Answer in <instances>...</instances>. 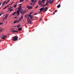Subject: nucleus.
<instances>
[{
    "label": "nucleus",
    "instance_id": "19",
    "mask_svg": "<svg viewBox=\"0 0 74 74\" xmlns=\"http://www.w3.org/2000/svg\"><path fill=\"white\" fill-rule=\"evenodd\" d=\"M16 6H17V5H16V4L14 5V7L16 8Z\"/></svg>",
    "mask_w": 74,
    "mask_h": 74
},
{
    "label": "nucleus",
    "instance_id": "8",
    "mask_svg": "<svg viewBox=\"0 0 74 74\" xmlns=\"http://www.w3.org/2000/svg\"><path fill=\"white\" fill-rule=\"evenodd\" d=\"M8 14H7L5 16V17L4 18V19H5L7 18H8Z\"/></svg>",
    "mask_w": 74,
    "mask_h": 74
},
{
    "label": "nucleus",
    "instance_id": "33",
    "mask_svg": "<svg viewBox=\"0 0 74 74\" xmlns=\"http://www.w3.org/2000/svg\"><path fill=\"white\" fill-rule=\"evenodd\" d=\"M58 12V10H55V12Z\"/></svg>",
    "mask_w": 74,
    "mask_h": 74
},
{
    "label": "nucleus",
    "instance_id": "26",
    "mask_svg": "<svg viewBox=\"0 0 74 74\" xmlns=\"http://www.w3.org/2000/svg\"><path fill=\"white\" fill-rule=\"evenodd\" d=\"M7 8V7L5 6V8H3V10H4V9H5Z\"/></svg>",
    "mask_w": 74,
    "mask_h": 74
},
{
    "label": "nucleus",
    "instance_id": "12",
    "mask_svg": "<svg viewBox=\"0 0 74 74\" xmlns=\"http://www.w3.org/2000/svg\"><path fill=\"white\" fill-rule=\"evenodd\" d=\"M22 28H19L18 29V30L19 31H21V30H22Z\"/></svg>",
    "mask_w": 74,
    "mask_h": 74
},
{
    "label": "nucleus",
    "instance_id": "42",
    "mask_svg": "<svg viewBox=\"0 0 74 74\" xmlns=\"http://www.w3.org/2000/svg\"><path fill=\"white\" fill-rule=\"evenodd\" d=\"M15 32H18V31H15Z\"/></svg>",
    "mask_w": 74,
    "mask_h": 74
},
{
    "label": "nucleus",
    "instance_id": "45",
    "mask_svg": "<svg viewBox=\"0 0 74 74\" xmlns=\"http://www.w3.org/2000/svg\"><path fill=\"white\" fill-rule=\"evenodd\" d=\"M45 5V6H46V5H47L46 4H45L44 5Z\"/></svg>",
    "mask_w": 74,
    "mask_h": 74
},
{
    "label": "nucleus",
    "instance_id": "14",
    "mask_svg": "<svg viewBox=\"0 0 74 74\" xmlns=\"http://www.w3.org/2000/svg\"><path fill=\"white\" fill-rule=\"evenodd\" d=\"M12 32H13V33H15V31L14 30V29H12Z\"/></svg>",
    "mask_w": 74,
    "mask_h": 74
},
{
    "label": "nucleus",
    "instance_id": "29",
    "mask_svg": "<svg viewBox=\"0 0 74 74\" xmlns=\"http://www.w3.org/2000/svg\"><path fill=\"white\" fill-rule=\"evenodd\" d=\"M42 18H41L40 19V20H39L40 22H41V21H42Z\"/></svg>",
    "mask_w": 74,
    "mask_h": 74
},
{
    "label": "nucleus",
    "instance_id": "57",
    "mask_svg": "<svg viewBox=\"0 0 74 74\" xmlns=\"http://www.w3.org/2000/svg\"><path fill=\"white\" fill-rule=\"evenodd\" d=\"M21 5V4H19V5Z\"/></svg>",
    "mask_w": 74,
    "mask_h": 74
},
{
    "label": "nucleus",
    "instance_id": "51",
    "mask_svg": "<svg viewBox=\"0 0 74 74\" xmlns=\"http://www.w3.org/2000/svg\"><path fill=\"white\" fill-rule=\"evenodd\" d=\"M53 1H52V3H53Z\"/></svg>",
    "mask_w": 74,
    "mask_h": 74
},
{
    "label": "nucleus",
    "instance_id": "38",
    "mask_svg": "<svg viewBox=\"0 0 74 74\" xmlns=\"http://www.w3.org/2000/svg\"><path fill=\"white\" fill-rule=\"evenodd\" d=\"M1 24H3V23H0V25H1Z\"/></svg>",
    "mask_w": 74,
    "mask_h": 74
},
{
    "label": "nucleus",
    "instance_id": "58",
    "mask_svg": "<svg viewBox=\"0 0 74 74\" xmlns=\"http://www.w3.org/2000/svg\"><path fill=\"white\" fill-rule=\"evenodd\" d=\"M1 3H0V6L1 5Z\"/></svg>",
    "mask_w": 74,
    "mask_h": 74
},
{
    "label": "nucleus",
    "instance_id": "36",
    "mask_svg": "<svg viewBox=\"0 0 74 74\" xmlns=\"http://www.w3.org/2000/svg\"><path fill=\"white\" fill-rule=\"evenodd\" d=\"M20 19H23V16H21V17L20 18Z\"/></svg>",
    "mask_w": 74,
    "mask_h": 74
},
{
    "label": "nucleus",
    "instance_id": "9",
    "mask_svg": "<svg viewBox=\"0 0 74 74\" xmlns=\"http://www.w3.org/2000/svg\"><path fill=\"white\" fill-rule=\"evenodd\" d=\"M5 37H7V36H5L4 37H2L1 39H3V40H5Z\"/></svg>",
    "mask_w": 74,
    "mask_h": 74
},
{
    "label": "nucleus",
    "instance_id": "59",
    "mask_svg": "<svg viewBox=\"0 0 74 74\" xmlns=\"http://www.w3.org/2000/svg\"><path fill=\"white\" fill-rule=\"evenodd\" d=\"M51 0H49V1L50 2H51Z\"/></svg>",
    "mask_w": 74,
    "mask_h": 74
},
{
    "label": "nucleus",
    "instance_id": "22",
    "mask_svg": "<svg viewBox=\"0 0 74 74\" xmlns=\"http://www.w3.org/2000/svg\"><path fill=\"white\" fill-rule=\"evenodd\" d=\"M1 14V13H0V14ZM3 14H4V13H2L1 14H0V16L1 15H3Z\"/></svg>",
    "mask_w": 74,
    "mask_h": 74
},
{
    "label": "nucleus",
    "instance_id": "50",
    "mask_svg": "<svg viewBox=\"0 0 74 74\" xmlns=\"http://www.w3.org/2000/svg\"><path fill=\"white\" fill-rule=\"evenodd\" d=\"M10 0H9L8 2V3H9V2H10Z\"/></svg>",
    "mask_w": 74,
    "mask_h": 74
},
{
    "label": "nucleus",
    "instance_id": "7",
    "mask_svg": "<svg viewBox=\"0 0 74 74\" xmlns=\"http://www.w3.org/2000/svg\"><path fill=\"white\" fill-rule=\"evenodd\" d=\"M39 4H40V5H41V4H42V1L39 0Z\"/></svg>",
    "mask_w": 74,
    "mask_h": 74
},
{
    "label": "nucleus",
    "instance_id": "61",
    "mask_svg": "<svg viewBox=\"0 0 74 74\" xmlns=\"http://www.w3.org/2000/svg\"><path fill=\"white\" fill-rule=\"evenodd\" d=\"M2 13H4V12H3Z\"/></svg>",
    "mask_w": 74,
    "mask_h": 74
},
{
    "label": "nucleus",
    "instance_id": "28",
    "mask_svg": "<svg viewBox=\"0 0 74 74\" xmlns=\"http://www.w3.org/2000/svg\"><path fill=\"white\" fill-rule=\"evenodd\" d=\"M37 0H35V1H34V3H36V2H37Z\"/></svg>",
    "mask_w": 74,
    "mask_h": 74
},
{
    "label": "nucleus",
    "instance_id": "17",
    "mask_svg": "<svg viewBox=\"0 0 74 74\" xmlns=\"http://www.w3.org/2000/svg\"><path fill=\"white\" fill-rule=\"evenodd\" d=\"M16 12H15L14 13L12 14V15H15V14H16Z\"/></svg>",
    "mask_w": 74,
    "mask_h": 74
},
{
    "label": "nucleus",
    "instance_id": "21",
    "mask_svg": "<svg viewBox=\"0 0 74 74\" xmlns=\"http://www.w3.org/2000/svg\"><path fill=\"white\" fill-rule=\"evenodd\" d=\"M23 0H20V2H23Z\"/></svg>",
    "mask_w": 74,
    "mask_h": 74
},
{
    "label": "nucleus",
    "instance_id": "63",
    "mask_svg": "<svg viewBox=\"0 0 74 74\" xmlns=\"http://www.w3.org/2000/svg\"><path fill=\"white\" fill-rule=\"evenodd\" d=\"M4 18H3V21H4Z\"/></svg>",
    "mask_w": 74,
    "mask_h": 74
},
{
    "label": "nucleus",
    "instance_id": "34",
    "mask_svg": "<svg viewBox=\"0 0 74 74\" xmlns=\"http://www.w3.org/2000/svg\"><path fill=\"white\" fill-rule=\"evenodd\" d=\"M11 7H10L8 8L9 10H11Z\"/></svg>",
    "mask_w": 74,
    "mask_h": 74
},
{
    "label": "nucleus",
    "instance_id": "52",
    "mask_svg": "<svg viewBox=\"0 0 74 74\" xmlns=\"http://www.w3.org/2000/svg\"><path fill=\"white\" fill-rule=\"evenodd\" d=\"M42 2H44V0H42Z\"/></svg>",
    "mask_w": 74,
    "mask_h": 74
},
{
    "label": "nucleus",
    "instance_id": "55",
    "mask_svg": "<svg viewBox=\"0 0 74 74\" xmlns=\"http://www.w3.org/2000/svg\"><path fill=\"white\" fill-rule=\"evenodd\" d=\"M17 18V17H14V18Z\"/></svg>",
    "mask_w": 74,
    "mask_h": 74
},
{
    "label": "nucleus",
    "instance_id": "4",
    "mask_svg": "<svg viewBox=\"0 0 74 74\" xmlns=\"http://www.w3.org/2000/svg\"><path fill=\"white\" fill-rule=\"evenodd\" d=\"M48 10V8L46 7L45 8V11H43L44 12H45L46 11H47Z\"/></svg>",
    "mask_w": 74,
    "mask_h": 74
},
{
    "label": "nucleus",
    "instance_id": "25",
    "mask_svg": "<svg viewBox=\"0 0 74 74\" xmlns=\"http://www.w3.org/2000/svg\"><path fill=\"white\" fill-rule=\"evenodd\" d=\"M31 12L30 13H29V14H32V13H33V12Z\"/></svg>",
    "mask_w": 74,
    "mask_h": 74
},
{
    "label": "nucleus",
    "instance_id": "10",
    "mask_svg": "<svg viewBox=\"0 0 74 74\" xmlns=\"http://www.w3.org/2000/svg\"><path fill=\"white\" fill-rule=\"evenodd\" d=\"M29 16L30 17L31 19H32V18H33V16H32L31 14L29 15Z\"/></svg>",
    "mask_w": 74,
    "mask_h": 74
},
{
    "label": "nucleus",
    "instance_id": "37",
    "mask_svg": "<svg viewBox=\"0 0 74 74\" xmlns=\"http://www.w3.org/2000/svg\"><path fill=\"white\" fill-rule=\"evenodd\" d=\"M42 7H45V5H42Z\"/></svg>",
    "mask_w": 74,
    "mask_h": 74
},
{
    "label": "nucleus",
    "instance_id": "24",
    "mask_svg": "<svg viewBox=\"0 0 74 74\" xmlns=\"http://www.w3.org/2000/svg\"><path fill=\"white\" fill-rule=\"evenodd\" d=\"M38 5H37V6H36L35 8V9H36V8H38Z\"/></svg>",
    "mask_w": 74,
    "mask_h": 74
},
{
    "label": "nucleus",
    "instance_id": "49",
    "mask_svg": "<svg viewBox=\"0 0 74 74\" xmlns=\"http://www.w3.org/2000/svg\"><path fill=\"white\" fill-rule=\"evenodd\" d=\"M21 20V18H20V19L19 20V21H20Z\"/></svg>",
    "mask_w": 74,
    "mask_h": 74
},
{
    "label": "nucleus",
    "instance_id": "6",
    "mask_svg": "<svg viewBox=\"0 0 74 74\" xmlns=\"http://www.w3.org/2000/svg\"><path fill=\"white\" fill-rule=\"evenodd\" d=\"M20 12L21 13V14H22L23 16L24 15V13H26L25 12Z\"/></svg>",
    "mask_w": 74,
    "mask_h": 74
},
{
    "label": "nucleus",
    "instance_id": "43",
    "mask_svg": "<svg viewBox=\"0 0 74 74\" xmlns=\"http://www.w3.org/2000/svg\"><path fill=\"white\" fill-rule=\"evenodd\" d=\"M42 12V11L40 10V11L39 12V13H40V12Z\"/></svg>",
    "mask_w": 74,
    "mask_h": 74
},
{
    "label": "nucleus",
    "instance_id": "2",
    "mask_svg": "<svg viewBox=\"0 0 74 74\" xmlns=\"http://www.w3.org/2000/svg\"><path fill=\"white\" fill-rule=\"evenodd\" d=\"M21 9H18V10L17 11L16 14H17L18 16H19V14H20V13H19V11L20 12H21Z\"/></svg>",
    "mask_w": 74,
    "mask_h": 74
},
{
    "label": "nucleus",
    "instance_id": "62",
    "mask_svg": "<svg viewBox=\"0 0 74 74\" xmlns=\"http://www.w3.org/2000/svg\"><path fill=\"white\" fill-rule=\"evenodd\" d=\"M26 15L25 16V17H26Z\"/></svg>",
    "mask_w": 74,
    "mask_h": 74
},
{
    "label": "nucleus",
    "instance_id": "48",
    "mask_svg": "<svg viewBox=\"0 0 74 74\" xmlns=\"http://www.w3.org/2000/svg\"><path fill=\"white\" fill-rule=\"evenodd\" d=\"M37 14H34V15H37Z\"/></svg>",
    "mask_w": 74,
    "mask_h": 74
},
{
    "label": "nucleus",
    "instance_id": "60",
    "mask_svg": "<svg viewBox=\"0 0 74 74\" xmlns=\"http://www.w3.org/2000/svg\"><path fill=\"white\" fill-rule=\"evenodd\" d=\"M28 19H29V18H27V21H28Z\"/></svg>",
    "mask_w": 74,
    "mask_h": 74
},
{
    "label": "nucleus",
    "instance_id": "44",
    "mask_svg": "<svg viewBox=\"0 0 74 74\" xmlns=\"http://www.w3.org/2000/svg\"><path fill=\"white\" fill-rule=\"evenodd\" d=\"M52 2H50V4H52Z\"/></svg>",
    "mask_w": 74,
    "mask_h": 74
},
{
    "label": "nucleus",
    "instance_id": "54",
    "mask_svg": "<svg viewBox=\"0 0 74 74\" xmlns=\"http://www.w3.org/2000/svg\"><path fill=\"white\" fill-rule=\"evenodd\" d=\"M8 2H7L6 3V4H8Z\"/></svg>",
    "mask_w": 74,
    "mask_h": 74
},
{
    "label": "nucleus",
    "instance_id": "18",
    "mask_svg": "<svg viewBox=\"0 0 74 74\" xmlns=\"http://www.w3.org/2000/svg\"><path fill=\"white\" fill-rule=\"evenodd\" d=\"M21 26V25H18L17 26V27H19Z\"/></svg>",
    "mask_w": 74,
    "mask_h": 74
},
{
    "label": "nucleus",
    "instance_id": "30",
    "mask_svg": "<svg viewBox=\"0 0 74 74\" xmlns=\"http://www.w3.org/2000/svg\"><path fill=\"white\" fill-rule=\"evenodd\" d=\"M12 11H13V9H12L10 10V12H12Z\"/></svg>",
    "mask_w": 74,
    "mask_h": 74
},
{
    "label": "nucleus",
    "instance_id": "23",
    "mask_svg": "<svg viewBox=\"0 0 74 74\" xmlns=\"http://www.w3.org/2000/svg\"><path fill=\"white\" fill-rule=\"evenodd\" d=\"M21 6H20V7H19V8H18V9H21Z\"/></svg>",
    "mask_w": 74,
    "mask_h": 74
},
{
    "label": "nucleus",
    "instance_id": "53",
    "mask_svg": "<svg viewBox=\"0 0 74 74\" xmlns=\"http://www.w3.org/2000/svg\"><path fill=\"white\" fill-rule=\"evenodd\" d=\"M14 3V2H12V3L11 4V5L12 4V3Z\"/></svg>",
    "mask_w": 74,
    "mask_h": 74
},
{
    "label": "nucleus",
    "instance_id": "56",
    "mask_svg": "<svg viewBox=\"0 0 74 74\" xmlns=\"http://www.w3.org/2000/svg\"><path fill=\"white\" fill-rule=\"evenodd\" d=\"M9 7V5H7V6L6 7Z\"/></svg>",
    "mask_w": 74,
    "mask_h": 74
},
{
    "label": "nucleus",
    "instance_id": "64",
    "mask_svg": "<svg viewBox=\"0 0 74 74\" xmlns=\"http://www.w3.org/2000/svg\"><path fill=\"white\" fill-rule=\"evenodd\" d=\"M45 0H44V1H45Z\"/></svg>",
    "mask_w": 74,
    "mask_h": 74
},
{
    "label": "nucleus",
    "instance_id": "32",
    "mask_svg": "<svg viewBox=\"0 0 74 74\" xmlns=\"http://www.w3.org/2000/svg\"><path fill=\"white\" fill-rule=\"evenodd\" d=\"M35 18L37 19H38V17H37L36 16H35Z\"/></svg>",
    "mask_w": 74,
    "mask_h": 74
},
{
    "label": "nucleus",
    "instance_id": "5",
    "mask_svg": "<svg viewBox=\"0 0 74 74\" xmlns=\"http://www.w3.org/2000/svg\"><path fill=\"white\" fill-rule=\"evenodd\" d=\"M44 10V8L42 7V8L41 9H40V11H42Z\"/></svg>",
    "mask_w": 74,
    "mask_h": 74
},
{
    "label": "nucleus",
    "instance_id": "47",
    "mask_svg": "<svg viewBox=\"0 0 74 74\" xmlns=\"http://www.w3.org/2000/svg\"><path fill=\"white\" fill-rule=\"evenodd\" d=\"M55 13L54 12V13H53V15H55Z\"/></svg>",
    "mask_w": 74,
    "mask_h": 74
},
{
    "label": "nucleus",
    "instance_id": "41",
    "mask_svg": "<svg viewBox=\"0 0 74 74\" xmlns=\"http://www.w3.org/2000/svg\"><path fill=\"white\" fill-rule=\"evenodd\" d=\"M32 3H30V5H32Z\"/></svg>",
    "mask_w": 74,
    "mask_h": 74
},
{
    "label": "nucleus",
    "instance_id": "16",
    "mask_svg": "<svg viewBox=\"0 0 74 74\" xmlns=\"http://www.w3.org/2000/svg\"><path fill=\"white\" fill-rule=\"evenodd\" d=\"M3 31V29L2 28V29H0V33L1 32H2Z\"/></svg>",
    "mask_w": 74,
    "mask_h": 74
},
{
    "label": "nucleus",
    "instance_id": "35",
    "mask_svg": "<svg viewBox=\"0 0 74 74\" xmlns=\"http://www.w3.org/2000/svg\"><path fill=\"white\" fill-rule=\"evenodd\" d=\"M46 4L47 5L48 4V3H47V2L46 3Z\"/></svg>",
    "mask_w": 74,
    "mask_h": 74
},
{
    "label": "nucleus",
    "instance_id": "39",
    "mask_svg": "<svg viewBox=\"0 0 74 74\" xmlns=\"http://www.w3.org/2000/svg\"><path fill=\"white\" fill-rule=\"evenodd\" d=\"M35 4V3L34 2V3H33V5L34 6Z\"/></svg>",
    "mask_w": 74,
    "mask_h": 74
},
{
    "label": "nucleus",
    "instance_id": "40",
    "mask_svg": "<svg viewBox=\"0 0 74 74\" xmlns=\"http://www.w3.org/2000/svg\"><path fill=\"white\" fill-rule=\"evenodd\" d=\"M50 1H47V2L48 3H50Z\"/></svg>",
    "mask_w": 74,
    "mask_h": 74
},
{
    "label": "nucleus",
    "instance_id": "27",
    "mask_svg": "<svg viewBox=\"0 0 74 74\" xmlns=\"http://www.w3.org/2000/svg\"><path fill=\"white\" fill-rule=\"evenodd\" d=\"M30 21H31V20H28V22H30Z\"/></svg>",
    "mask_w": 74,
    "mask_h": 74
},
{
    "label": "nucleus",
    "instance_id": "31",
    "mask_svg": "<svg viewBox=\"0 0 74 74\" xmlns=\"http://www.w3.org/2000/svg\"><path fill=\"white\" fill-rule=\"evenodd\" d=\"M29 24H31L32 23V21H30V23H28Z\"/></svg>",
    "mask_w": 74,
    "mask_h": 74
},
{
    "label": "nucleus",
    "instance_id": "3",
    "mask_svg": "<svg viewBox=\"0 0 74 74\" xmlns=\"http://www.w3.org/2000/svg\"><path fill=\"white\" fill-rule=\"evenodd\" d=\"M27 8L29 9V10L30 9H32V6H31L30 7V6H29V5H28L27 6Z\"/></svg>",
    "mask_w": 74,
    "mask_h": 74
},
{
    "label": "nucleus",
    "instance_id": "1",
    "mask_svg": "<svg viewBox=\"0 0 74 74\" xmlns=\"http://www.w3.org/2000/svg\"><path fill=\"white\" fill-rule=\"evenodd\" d=\"M18 39V37L17 36H16L13 37H12V40L14 41H16Z\"/></svg>",
    "mask_w": 74,
    "mask_h": 74
},
{
    "label": "nucleus",
    "instance_id": "11",
    "mask_svg": "<svg viewBox=\"0 0 74 74\" xmlns=\"http://www.w3.org/2000/svg\"><path fill=\"white\" fill-rule=\"evenodd\" d=\"M19 22V21H14V23H18V22Z\"/></svg>",
    "mask_w": 74,
    "mask_h": 74
},
{
    "label": "nucleus",
    "instance_id": "20",
    "mask_svg": "<svg viewBox=\"0 0 74 74\" xmlns=\"http://www.w3.org/2000/svg\"><path fill=\"white\" fill-rule=\"evenodd\" d=\"M31 2H32V3L34 2V0H31Z\"/></svg>",
    "mask_w": 74,
    "mask_h": 74
},
{
    "label": "nucleus",
    "instance_id": "46",
    "mask_svg": "<svg viewBox=\"0 0 74 74\" xmlns=\"http://www.w3.org/2000/svg\"><path fill=\"white\" fill-rule=\"evenodd\" d=\"M45 5V6H46V5H47L46 4H45L44 5Z\"/></svg>",
    "mask_w": 74,
    "mask_h": 74
},
{
    "label": "nucleus",
    "instance_id": "15",
    "mask_svg": "<svg viewBox=\"0 0 74 74\" xmlns=\"http://www.w3.org/2000/svg\"><path fill=\"white\" fill-rule=\"evenodd\" d=\"M60 5L59 4L57 6V8H60Z\"/></svg>",
    "mask_w": 74,
    "mask_h": 74
},
{
    "label": "nucleus",
    "instance_id": "13",
    "mask_svg": "<svg viewBox=\"0 0 74 74\" xmlns=\"http://www.w3.org/2000/svg\"><path fill=\"white\" fill-rule=\"evenodd\" d=\"M5 3H6V1H5V2H3V3H2V5H4Z\"/></svg>",
    "mask_w": 74,
    "mask_h": 74
}]
</instances>
